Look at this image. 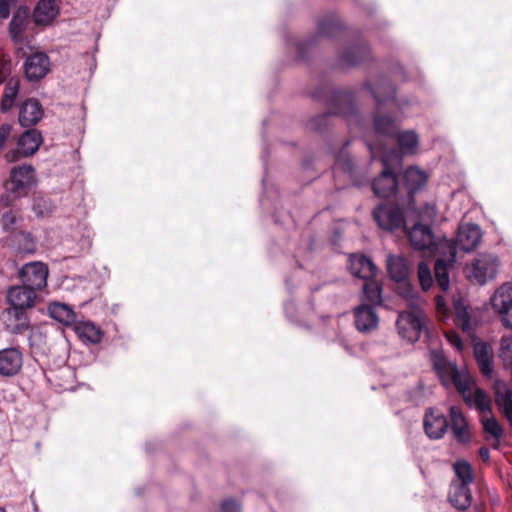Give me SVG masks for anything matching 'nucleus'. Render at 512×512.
Masks as SVG:
<instances>
[{"instance_id": "obj_52", "label": "nucleus", "mask_w": 512, "mask_h": 512, "mask_svg": "<svg viewBox=\"0 0 512 512\" xmlns=\"http://www.w3.org/2000/svg\"><path fill=\"white\" fill-rule=\"evenodd\" d=\"M413 413V405H411L403 411H398L396 414H402V417L405 418L406 416H413Z\"/></svg>"}, {"instance_id": "obj_30", "label": "nucleus", "mask_w": 512, "mask_h": 512, "mask_svg": "<svg viewBox=\"0 0 512 512\" xmlns=\"http://www.w3.org/2000/svg\"><path fill=\"white\" fill-rule=\"evenodd\" d=\"M495 395L499 410L512 425V391L504 382H496Z\"/></svg>"}, {"instance_id": "obj_43", "label": "nucleus", "mask_w": 512, "mask_h": 512, "mask_svg": "<svg viewBox=\"0 0 512 512\" xmlns=\"http://www.w3.org/2000/svg\"><path fill=\"white\" fill-rule=\"evenodd\" d=\"M447 341L458 351L462 352L464 349V344L460 338V336L454 331H448L445 333Z\"/></svg>"}, {"instance_id": "obj_24", "label": "nucleus", "mask_w": 512, "mask_h": 512, "mask_svg": "<svg viewBox=\"0 0 512 512\" xmlns=\"http://www.w3.org/2000/svg\"><path fill=\"white\" fill-rule=\"evenodd\" d=\"M7 302L15 309H30L35 304L36 293L24 285L13 286L7 292Z\"/></svg>"}, {"instance_id": "obj_33", "label": "nucleus", "mask_w": 512, "mask_h": 512, "mask_svg": "<svg viewBox=\"0 0 512 512\" xmlns=\"http://www.w3.org/2000/svg\"><path fill=\"white\" fill-rule=\"evenodd\" d=\"M48 312L51 318L65 326L74 325L76 323V314L67 304L54 302L49 305Z\"/></svg>"}, {"instance_id": "obj_42", "label": "nucleus", "mask_w": 512, "mask_h": 512, "mask_svg": "<svg viewBox=\"0 0 512 512\" xmlns=\"http://www.w3.org/2000/svg\"><path fill=\"white\" fill-rule=\"evenodd\" d=\"M418 282L424 291L432 286L433 279L431 273L428 267L423 263L418 264Z\"/></svg>"}, {"instance_id": "obj_54", "label": "nucleus", "mask_w": 512, "mask_h": 512, "mask_svg": "<svg viewBox=\"0 0 512 512\" xmlns=\"http://www.w3.org/2000/svg\"><path fill=\"white\" fill-rule=\"evenodd\" d=\"M407 429H408V433L411 434V424L408 425Z\"/></svg>"}, {"instance_id": "obj_11", "label": "nucleus", "mask_w": 512, "mask_h": 512, "mask_svg": "<svg viewBox=\"0 0 512 512\" xmlns=\"http://www.w3.org/2000/svg\"><path fill=\"white\" fill-rule=\"evenodd\" d=\"M498 258L491 254L479 256L471 265L469 278L480 285L486 284L493 280L498 272Z\"/></svg>"}, {"instance_id": "obj_34", "label": "nucleus", "mask_w": 512, "mask_h": 512, "mask_svg": "<svg viewBox=\"0 0 512 512\" xmlns=\"http://www.w3.org/2000/svg\"><path fill=\"white\" fill-rule=\"evenodd\" d=\"M474 354L482 374L491 376L493 364L489 347L485 343L477 342L474 344Z\"/></svg>"}, {"instance_id": "obj_48", "label": "nucleus", "mask_w": 512, "mask_h": 512, "mask_svg": "<svg viewBox=\"0 0 512 512\" xmlns=\"http://www.w3.org/2000/svg\"><path fill=\"white\" fill-rule=\"evenodd\" d=\"M417 327H418V337L420 336V334L422 332H425V333L428 334V328H427V325H426V319L419 312H418V324H417Z\"/></svg>"}, {"instance_id": "obj_29", "label": "nucleus", "mask_w": 512, "mask_h": 512, "mask_svg": "<svg viewBox=\"0 0 512 512\" xmlns=\"http://www.w3.org/2000/svg\"><path fill=\"white\" fill-rule=\"evenodd\" d=\"M383 287L380 282L375 280V278L364 282L362 286V292L360 298L362 303H367L368 305H373V307H379L383 305L382 298Z\"/></svg>"}, {"instance_id": "obj_38", "label": "nucleus", "mask_w": 512, "mask_h": 512, "mask_svg": "<svg viewBox=\"0 0 512 512\" xmlns=\"http://www.w3.org/2000/svg\"><path fill=\"white\" fill-rule=\"evenodd\" d=\"M17 94L18 86L16 84L11 85V83H9L5 87L1 100V111L3 113H7L8 111H10L17 97Z\"/></svg>"}, {"instance_id": "obj_47", "label": "nucleus", "mask_w": 512, "mask_h": 512, "mask_svg": "<svg viewBox=\"0 0 512 512\" xmlns=\"http://www.w3.org/2000/svg\"><path fill=\"white\" fill-rule=\"evenodd\" d=\"M43 208H46V201L43 199H36L32 206L33 211L37 215L41 216L43 215Z\"/></svg>"}, {"instance_id": "obj_22", "label": "nucleus", "mask_w": 512, "mask_h": 512, "mask_svg": "<svg viewBox=\"0 0 512 512\" xmlns=\"http://www.w3.org/2000/svg\"><path fill=\"white\" fill-rule=\"evenodd\" d=\"M22 353L18 348L0 350V375L12 377L18 374L22 367Z\"/></svg>"}, {"instance_id": "obj_19", "label": "nucleus", "mask_w": 512, "mask_h": 512, "mask_svg": "<svg viewBox=\"0 0 512 512\" xmlns=\"http://www.w3.org/2000/svg\"><path fill=\"white\" fill-rule=\"evenodd\" d=\"M423 427L430 439H440L448 428V421L441 411L430 408L425 413Z\"/></svg>"}, {"instance_id": "obj_31", "label": "nucleus", "mask_w": 512, "mask_h": 512, "mask_svg": "<svg viewBox=\"0 0 512 512\" xmlns=\"http://www.w3.org/2000/svg\"><path fill=\"white\" fill-rule=\"evenodd\" d=\"M451 428L455 438L460 442H467L470 438L468 424L461 410L456 406L449 409Z\"/></svg>"}, {"instance_id": "obj_4", "label": "nucleus", "mask_w": 512, "mask_h": 512, "mask_svg": "<svg viewBox=\"0 0 512 512\" xmlns=\"http://www.w3.org/2000/svg\"><path fill=\"white\" fill-rule=\"evenodd\" d=\"M365 87L376 103V111L373 117L375 133L388 138H394L398 132L397 124L391 115L382 114V107L384 105L389 106V108L395 107L396 105V90L394 85L388 77L382 75L374 84L370 81H366Z\"/></svg>"}, {"instance_id": "obj_1", "label": "nucleus", "mask_w": 512, "mask_h": 512, "mask_svg": "<svg viewBox=\"0 0 512 512\" xmlns=\"http://www.w3.org/2000/svg\"><path fill=\"white\" fill-rule=\"evenodd\" d=\"M430 359L442 384L445 386L453 384L466 404L480 411V421L484 431L495 440H499L503 429L491 414L490 397L482 389L474 386V382L466 370L458 369L455 363L448 362L441 352L431 351Z\"/></svg>"}, {"instance_id": "obj_50", "label": "nucleus", "mask_w": 512, "mask_h": 512, "mask_svg": "<svg viewBox=\"0 0 512 512\" xmlns=\"http://www.w3.org/2000/svg\"><path fill=\"white\" fill-rule=\"evenodd\" d=\"M436 307H437L438 313L445 314L446 307H445L444 299L441 296L436 297Z\"/></svg>"}, {"instance_id": "obj_37", "label": "nucleus", "mask_w": 512, "mask_h": 512, "mask_svg": "<svg viewBox=\"0 0 512 512\" xmlns=\"http://www.w3.org/2000/svg\"><path fill=\"white\" fill-rule=\"evenodd\" d=\"M454 471L459 480L458 483L470 485L473 482V472L471 465L465 460H458L454 464Z\"/></svg>"}, {"instance_id": "obj_6", "label": "nucleus", "mask_w": 512, "mask_h": 512, "mask_svg": "<svg viewBox=\"0 0 512 512\" xmlns=\"http://www.w3.org/2000/svg\"><path fill=\"white\" fill-rule=\"evenodd\" d=\"M345 27L339 16L335 13H329L317 20V32L312 34L307 40L298 41L296 46L297 59L307 61L309 51L317 45L320 37L333 39L344 31Z\"/></svg>"}, {"instance_id": "obj_16", "label": "nucleus", "mask_w": 512, "mask_h": 512, "mask_svg": "<svg viewBox=\"0 0 512 512\" xmlns=\"http://www.w3.org/2000/svg\"><path fill=\"white\" fill-rule=\"evenodd\" d=\"M26 310L7 308L1 313L0 320L6 331L14 335H21L30 328V321Z\"/></svg>"}, {"instance_id": "obj_49", "label": "nucleus", "mask_w": 512, "mask_h": 512, "mask_svg": "<svg viewBox=\"0 0 512 512\" xmlns=\"http://www.w3.org/2000/svg\"><path fill=\"white\" fill-rule=\"evenodd\" d=\"M427 181V174L424 171L418 169V191L427 183Z\"/></svg>"}, {"instance_id": "obj_35", "label": "nucleus", "mask_w": 512, "mask_h": 512, "mask_svg": "<svg viewBox=\"0 0 512 512\" xmlns=\"http://www.w3.org/2000/svg\"><path fill=\"white\" fill-rule=\"evenodd\" d=\"M453 306L456 315V325L461 328L463 332L470 334L472 329L466 301L461 298L455 299Z\"/></svg>"}, {"instance_id": "obj_53", "label": "nucleus", "mask_w": 512, "mask_h": 512, "mask_svg": "<svg viewBox=\"0 0 512 512\" xmlns=\"http://www.w3.org/2000/svg\"><path fill=\"white\" fill-rule=\"evenodd\" d=\"M404 398H405L406 402L412 403L413 402V392H411V391L406 392Z\"/></svg>"}, {"instance_id": "obj_32", "label": "nucleus", "mask_w": 512, "mask_h": 512, "mask_svg": "<svg viewBox=\"0 0 512 512\" xmlns=\"http://www.w3.org/2000/svg\"><path fill=\"white\" fill-rule=\"evenodd\" d=\"M451 504L460 510L467 509L472 500L471 490L468 485L453 483L449 494Z\"/></svg>"}, {"instance_id": "obj_26", "label": "nucleus", "mask_w": 512, "mask_h": 512, "mask_svg": "<svg viewBox=\"0 0 512 512\" xmlns=\"http://www.w3.org/2000/svg\"><path fill=\"white\" fill-rule=\"evenodd\" d=\"M59 14V7L55 0H39L33 12V19L37 25H49Z\"/></svg>"}, {"instance_id": "obj_40", "label": "nucleus", "mask_w": 512, "mask_h": 512, "mask_svg": "<svg viewBox=\"0 0 512 512\" xmlns=\"http://www.w3.org/2000/svg\"><path fill=\"white\" fill-rule=\"evenodd\" d=\"M499 357L505 364H512V334L501 338Z\"/></svg>"}, {"instance_id": "obj_51", "label": "nucleus", "mask_w": 512, "mask_h": 512, "mask_svg": "<svg viewBox=\"0 0 512 512\" xmlns=\"http://www.w3.org/2000/svg\"><path fill=\"white\" fill-rule=\"evenodd\" d=\"M479 455L483 461H487L490 458V451L486 447H481L479 449Z\"/></svg>"}, {"instance_id": "obj_17", "label": "nucleus", "mask_w": 512, "mask_h": 512, "mask_svg": "<svg viewBox=\"0 0 512 512\" xmlns=\"http://www.w3.org/2000/svg\"><path fill=\"white\" fill-rule=\"evenodd\" d=\"M353 315L355 328L360 333L368 334L377 329L379 316L373 305L361 303L353 309Z\"/></svg>"}, {"instance_id": "obj_28", "label": "nucleus", "mask_w": 512, "mask_h": 512, "mask_svg": "<svg viewBox=\"0 0 512 512\" xmlns=\"http://www.w3.org/2000/svg\"><path fill=\"white\" fill-rule=\"evenodd\" d=\"M74 332L82 341L93 345L99 344L103 337L100 327L90 321L76 322Z\"/></svg>"}, {"instance_id": "obj_55", "label": "nucleus", "mask_w": 512, "mask_h": 512, "mask_svg": "<svg viewBox=\"0 0 512 512\" xmlns=\"http://www.w3.org/2000/svg\"><path fill=\"white\" fill-rule=\"evenodd\" d=\"M0 512H6L4 508L0 507Z\"/></svg>"}, {"instance_id": "obj_9", "label": "nucleus", "mask_w": 512, "mask_h": 512, "mask_svg": "<svg viewBox=\"0 0 512 512\" xmlns=\"http://www.w3.org/2000/svg\"><path fill=\"white\" fill-rule=\"evenodd\" d=\"M390 161L387 156L382 158L383 170L372 182V191L383 199L395 196L398 188L396 172L391 168Z\"/></svg>"}, {"instance_id": "obj_5", "label": "nucleus", "mask_w": 512, "mask_h": 512, "mask_svg": "<svg viewBox=\"0 0 512 512\" xmlns=\"http://www.w3.org/2000/svg\"><path fill=\"white\" fill-rule=\"evenodd\" d=\"M443 220L434 201L424 203L418 208V251L420 249H440L448 248L450 250V259H454V247L451 240L446 238L437 239L432 231V227Z\"/></svg>"}, {"instance_id": "obj_20", "label": "nucleus", "mask_w": 512, "mask_h": 512, "mask_svg": "<svg viewBox=\"0 0 512 512\" xmlns=\"http://www.w3.org/2000/svg\"><path fill=\"white\" fill-rule=\"evenodd\" d=\"M44 110L38 99L28 98L19 107L18 122L24 128H33L43 117Z\"/></svg>"}, {"instance_id": "obj_46", "label": "nucleus", "mask_w": 512, "mask_h": 512, "mask_svg": "<svg viewBox=\"0 0 512 512\" xmlns=\"http://www.w3.org/2000/svg\"><path fill=\"white\" fill-rule=\"evenodd\" d=\"M12 131V125L3 123L0 126V150L4 147L7 139L9 138Z\"/></svg>"}, {"instance_id": "obj_3", "label": "nucleus", "mask_w": 512, "mask_h": 512, "mask_svg": "<svg viewBox=\"0 0 512 512\" xmlns=\"http://www.w3.org/2000/svg\"><path fill=\"white\" fill-rule=\"evenodd\" d=\"M311 97L314 100L325 102L331 109L309 120V128L315 132H323L328 128L331 115H338L347 120L353 119L355 121L360 118L355 104V94L350 88H335L325 83L314 89Z\"/></svg>"}, {"instance_id": "obj_23", "label": "nucleus", "mask_w": 512, "mask_h": 512, "mask_svg": "<svg viewBox=\"0 0 512 512\" xmlns=\"http://www.w3.org/2000/svg\"><path fill=\"white\" fill-rule=\"evenodd\" d=\"M49 57L45 53H35L27 57L24 68L29 81H38L46 76L49 71Z\"/></svg>"}, {"instance_id": "obj_27", "label": "nucleus", "mask_w": 512, "mask_h": 512, "mask_svg": "<svg viewBox=\"0 0 512 512\" xmlns=\"http://www.w3.org/2000/svg\"><path fill=\"white\" fill-rule=\"evenodd\" d=\"M30 16V10L27 6H19L13 13L9 23V35L12 40L18 41L25 31Z\"/></svg>"}, {"instance_id": "obj_15", "label": "nucleus", "mask_w": 512, "mask_h": 512, "mask_svg": "<svg viewBox=\"0 0 512 512\" xmlns=\"http://www.w3.org/2000/svg\"><path fill=\"white\" fill-rule=\"evenodd\" d=\"M419 251H423L424 254L428 256H436L441 255L440 258H437L434 265L435 276L439 287L446 291L449 288V275H448V262L453 263L456 260V253L454 254V259H450V250L448 248H440L436 249H420ZM456 252V249L454 248Z\"/></svg>"}, {"instance_id": "obj_2", "label": "nucleus", "mask_w": 512, "mask_h": 512, "mask_svg": "<svg viewBox=\"0 0 512 512\" xmlns=\"http://www.w3.org/2000/svg\"><path fill=\"white\" fill-rule=\"evenodd\" d=\"M386 270L395 283V292L409 302V311L398 314L396 327L398 334L408 343L416 342V290L410 281V268L402 255L389 254L386 257Z\"/></svg>"}, {"instance_id": "obj_12", "label": "nucleus", "mask_w": 512, "mask_h": 512, "mask_svg": "<svg viewBox=\"0 0 512 512\" xmlns=\"http://www.w3.org/2000/svg\"><path fill=\"white\" fill-rule=\"evenodd\" d=\"M19 275L22 285L36 293L47 284L48 267L42 262H30L21 268Z\"/></svg>"}, {"instance_id": "obj_21", "label": "nucleus", "mask_w": 512, "mask_h": 512, "mask_svg": "<svg viewBox=\"0 0 512 512\" xmlns=\"http://www.w3.org/2000/svg\"><path fill=\"white\" fill-rule=\"evenodd\" d=\"M349 270L353 276L366 282L376 277L378 269L370 257L352 254L349 257Z\"/></svg>"}, {"instance_id": "obj_7", "label": "nucleus", "mask_w": 512, "mask_h": 512, "mask_svg": "<svg viewBox=\"0 0 512 512\" xmlns=\"http://www.w3.org/2000/svg\"><path fill=\"white\" fill-rule=\"evenodd\" d=\"M372 214L377 225L383 230L393 232L402 228L409 239L411 247L416 250V222L407 227L404 213L400 206L381 203L374 208Z\"/></svg>"}, {"instance_id": "obj_44", "label": "nucleus", "mask_w": 512, "mask_h": 512, "mask_svg": "<svg viewBox=\"0 0 512 512\" xmlns=\"http://www.w3.org/2000/svg\"><path fill=\"white\" fill-rule=\"evenodd\" d=\"M17 0H0V19H7L10 16L11 8Z\"/></svg>"}, {"instance_id": "obj_14", "label": "nucleus", "mask_w": 512, "mask_h": 512, "mask_svg": "<svg viewBox=\"0 0 512 512\" xmlns=\"http://www.w3.org/2000/svg\"><path fill=\"white\" fill-rule=\"evenodd\" d=\"M11 191L25 196L35 186L34 168L23 164L12 168L10 173Z\"/></svg>"}, {"instance_id": "obj_18", "label": "nucleus", "mask_w": 512, "mask_h": 512, "mask_svg": "<svg viewBox=\"0 0 512 512\" xmlns=\"http://www.w3.org/2000/svg\"><path fill=\"white\" fill-rule=\"evenodd\" d=\"M482 238L481 229L476 224H463L458 228L456 242L452 243L455 249H460L464 252H471L475 250Z\"/></svg>"}, {"instance_id": "obj_36", "label": "nucleus", "mask_w": 512, "mask_h": 512, "mask_svg": "<svg viewBox=\"0 0 512 512\" xmlns=\"http://www.w3.org/2000/svg\"><path fill=\"white\" fill-rule=\"evenodd\" d=\"M416 166L410 165L403 174V180L407 189V194L409 198V205L411 208H415L414 197L416 194Z\"/></svg>"}, {"instance_id": "obj_25", "label": "nucleus", "mask_w": 512, "mask_h": 512, "mask_svg": "<svg viewBox=\"0 0 512 512\" xmlns=\"http://www.w3.org/2000/svg\"><path fill=\"white\" fill-rule=\"evenodd\" d=\"M397 139L398 149H393L388 155L389 160L399 164L401 162V156L409 153L413 154L416 149V133L414 131H407L394 136Z\"/></svg>"}, {"instance_id": "obj_13", "label": "nucleus", "mask_w": 512, "mask_h": 512, "mask_svg": "<svg viewBox=\"0 0 512 512\" xmlns=\"http://www.w3.org/2000/svg\"><path fill=\"white\" fill-rule=\"evenodd\" d=\"M372 59L371 50L367 42L360 40L348 46L338 56V66L340 68H351L368 62Z\"/></svg>"}, {"instance_id": "obj_10", "label": "nucleus", "mask_w": 512, "mask_h": 512, "mask_svg": "<svg viewBox=\"0 0 512 512\" xmlns=\"http://www.w3.org/2000/svg\"><path fill=\"white\" fill-rule=\"evenodd\" d=\"M491 305L506 328H512V283H504L491 297Z\"/></svg>"}, {"instance_id": "obj_39", "label": "nucleus", "mask_w": 512, "mask_h": 512, "mask_svg": "<svg viewBox=\"0 0 512 512\" xmlns=\"http://www.w3.org/2000/svg\"><path fill=\"white\" fill-rule=\"evenodd\" d=\"M335 166L337 169L349 174H352L355 170L354 160L352 156L344 150V148L336 156Z\"/></svg>"}, {"instance_id": "obj_41", "label": "nucleus", "mask_w": 512, "mask_h": 512, "mask_svg": "<svg viewBox=\"0 0 512 512\" xmlns=\"http://www.w3.org/2000/svg\"><path fill=\"white\" fill-rule=\"evenodd\" d=\"M19 220H21V218L13 210L3 213L0 219L3 231L13 232L16 229V224Z\"/></svg>"}, {"instance_id": "obj_8", "label": "nucleus", "mask_w": 512, "mask_h": 512, "mask_svg": "<svg viewBox=\"0 0 512 512\" xmlns=\"http://www.w3.org/2000/svg\"><path fill=\"white\" fill-rule=\"evenodd\" d=\"M43 143V137L39 130L28 128L17 140V149L9 150L4 157L7 162H16L21 157L33 156Z\"/></svg>"}, {"instance_id": "obj_45", "label": "nucleus", "mask_w": 512, "mask_h": 512, "mask_svg": "<svg viewBox=\"0 0 512 512\" xmlns=\"http://www.w3.org/2000/svg\"><path fill=\"white\" fill-rule=\"evenodd\" d=\"M222 512H240V504L235 499H225L221 504Z\"/></svg>"}]
</instances>
